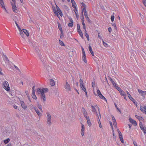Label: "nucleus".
I'll list each match as a JSON object with an SVG mask.
<instances>
[{
    "instance_id": "obj_1",
    "label": "nucleus",
    "mask_w": 146,
    "mask_h": 146,
    "mask_svg": "<svg viewBox=\"0 0 146 146\" xmlns=\"http://www.w3.org/2000/svg\"><path fill=\"white\" fill-rule=\"evenodd\" d=\"M42 90V92L41 93V95H40V98L42 100H43L44 102L46 100L44 93L48 92V89L47 88H44Z\"/></svg>"
},
{
    "instance_id": "obj_2",
    "label": "nucleus",
    "mask_w": 146,
    "mask_h": 146,
    "mask_svg": "<svg viewBox=\"0 0 146 146\" xmlns=\"http://www.w3.org/2000/svg\"><path fill=\"white\" fill-rule=\"evenodd\" d=\"M46 114L47 117V123L49 126H50L52 124V120L51 116L48 112H47Z\"/></svg>"
},
{
    "instance_id": "obj_3",
    "label": "nucleus",
    "mask_w": 146,
    "mask_h": 146,
    "mask_svg": "<svg viewBox=\"0 0 146 146\" xmlns=\"http://www.w3.org/2000/svg\"><path fill=\"white\" fill-rule=\"evenodd\" d=\"M3 87L5 90L7 91H9L10 90L9 84L7 81H5L3 82Z\"/></svg>"
},
{
    "instance_id": "obj_4",
    "label": "nucleus",
    "mask_w": 146,
    "mask_h": 146,
    "mask_svg": "<svg viewBox=\"0 0 146 146\" xmlns=\"http://www.w3.org/2000/svg\"><path fill=\"white\" fill-rule=\"evenodd\" d=\"M64 88L68 92L71 91V89L70 85L68 83L67 80L66 81V84L64 86Z\"/></svg>"
},
{
    "instance_id": "obj_5",
    "label": "nucleus",
    "mask_w": 146,
    "mask_h": 146,
    "mask_svg": "<svg viewBox=\"0 0 146 146\" xmlns=\"http://www.w3.org/2000/svg\"><path fill=\"white\" fill-rule=\"evenodd\" d=\"M77 29L79 35L81 37L83 38V36L82 31H81L80 29V26L79 24L77 25Z\"/></svg>"
},
{
    "instance_id": "obj_6",
    "label": "nucleus",
    "mask_w": 146,
    "mask_h": 146,
    "mask_svg": "<svg viewBox=\"0 0 146 146\" xmlns=\"http://www.w3.org/2000/svg\"><path fill=\"white\" fill-rule=\"evenodd\" d=\"M11 4L13 11L16 13H18V10L17 7H16V4H13V3H11Z\"/></svg>"
},
{
    "instance_id": "obj_7",
    "label": "nucleus",
    "mask_w": 146,
    "mask_h": 146,
    "mask_svg": "<svg viewBox=\"0 0 146 146\" xmlns=\"http://www.w3.org/2000/svg\"><path fill=\"white\" fill-rule=\"evenodd\" d=\"M127 93L129 98L133 102L134 104L137 105L135 100L131 97L129 92L128 91H127Z\"/></svg>"
},
{
    "instance_id": "obj_8",
    "label": "nucleus",
    "mask_w": 146,
    "mask_h": 146,
    "mask_svg": "<svg viewBox=\"0 0 146 146\" xmlns=\"http://www.w3.org/2000/svg\"><path fill=\"white\" fill-rule=\"evenodd\" d=\"M82 58L84 62H87V61L86 59V54L85 52V51L84 48L83 47H82Z\"/></svg>"
},
{
    "instance_id": "obj_9",
    "label": "nucleus",
    "mask_w": 146,
    "mask_h": 146,
    "mask_svg": "<svg viewBox=\"0 0 146 146\" xmlns=\"http://www.w3.org/2000/svg\"><path fill=\"white\" fill-rule=\"evenodd\" d=\"M97 93L99 97L102 99L106 100V99L102 95L100 91L98 89L97 90Z\"/></svg>"
},
{
    "instance_id": "obj_10",
    "label": "nucleus",
    "mask_w": 146,
    "mask_h": 146,
    "mask_svg": "<svg viewBox=\"0 0 146 146\" xmlns=\"http://www.w3.org/2000/svg\"><path fill=\"white\" fill-rule=\"evenodd\" d=\"M35 50L36 52L38 53V56H39L40 59L42 61V59L43 57L42 56L40 53L39 52V49L38 48L36 47L35 48Z\"/></svg>"
},
{
    "instance_id": "obj_11",
    "label": "nucleus",
    "mask_w": 146,
    "mask_h": 146,
    "mask_svg": "<svg viewBox=\"0 0 146 146\" xmlns=\"http://www.w3.org/2000/svg\"><path fill=\"white\" fill-rule=\"evenodd\" d=\"M139 125L141 129L143 131L144 134H145L146 133V127L143 126L141 122L140 123Z\"/></svg>"
},
{
    "instance_id": "obj_12",
    "label": "nucleus",
    "mask_w": 146,
    "mask_h": 146,
    "mask_svg": "<svg viewBox=\"0 0 146 146\" xmlns=\"http://www.w3.org/2000/svg\"><path fill=\"white\" fill-rule=\"evenodd\" d=\"M84 14L85 15V17L86 18V20L88 21V22L89 23H91V21L89 19V17H88V14L87 12L86 11H84Z\"/></svg>"
},
{
    "instance_id": "obj_13",
    "label": "nucleus",
    "mask_w": 146,
    "mask_h": 146,
    "mask_svg": "<svg viewBox=\"0 0 146 146\" xmlns=\"http://www.w3.org/2000/svg\"><path fill=\"white\" fill-rule=\"evenodd\" d=\"M138 92L143 97H145L146 94V91H143L140 89H138Z\"/></svg>"
},
{
    "instance_id": "obj_14",
    "label": "nucleus",
    "mask_w": 146,
    "mask_h": 146,
    "mask_svg": "<svg viewBox=\"0 0 146 146\" xmlns=\"http://www.w3.org/2000/svg\"><path fill=\"white\" fill-rule=\"evenodd\" d=\"M0 6L2 8L5 10L6 12L7 13V11L5 7L3 0H0Z\"/></svg>"
},
{
    "instance_id": "obj_15",
    "label": "nucleus",
    "mask_w": 146,
    "mask_h": 146,
    "mask_svg": "<svg viewBox=\"0 0 146 146\" xmlns=\"http://www.w3.org/2000/svg\"><path fill=\"white\" fill-rule=\"evenodd\" d=\"M82 110L83 114L85 118H86L88 117V115L85 109L84 108H82Z\"/></svg>"
},
{
    "instance_id": "obj_16",
    "label": "nucleus",
    "mask_w": 146,
    "mask_h": 146,
    "mask_svg": "<svg viewBox=\"0 0 146 146\" xmlns=\"http://www.w3.org/2000/svg\"><path fill=\"white\" fill-rule=\"evenodd\" d=\"M56 8L58 12V13L60 14V15L61 17H62L63 16V14H62V12L61 11V10L58 7V6H57L56 5Z\"/></svg>"
},
{
    "instance_id": "obj_17",
    "label": "nucleus",
    "mask_w": 146,
    "mask_h": 146,
    "mask_svg": "<svg viewBox=\"0 0 146 146\" xmlns=\"http://www.w3.org/2000/svg\"><path fill=\"white\" fill-rule=\"evenodd\" d=\"M21 104L22 107L24 110H25L27 108V106L25 104L24 102L23 101H21Z\"/></svg>"
},
{
    "instance_id": "obj_18",
    "label": "nucleus",
    "mask_w": 146,
    "mask_h": 146,
    "mask_svg": "<svg viewBox=\"0 0 146 146\" xmlns=\"http://www.w3.org/2000/svg\"><path fill=\"white\" fill-rule=\"evenodd\" d=\"M140 110L143 112H144L146 114V106L143 107L140 106Z\"/></svg>"
},
{
    "instance_id": "obj_19",
    "label": "nucleus",
    "mask_w": 146,
    "mask_h": 146,
    "mask_svg": "<svg viewBox=\"0 0 146 146\" xmlns=\"http://www.w3.org/2000/svg\"><path fill=\"white\" fill-rule=\"evenodd\" d=\"M129 120L130 122L134 125L136 126L137 125V123L136 121L133 119L131 118H130Z\"/></svg>"
},
{
    "instance_id": "obj_20",
    "label": "nucleus",
    "mask_w": 146,
    "mask_h": 146,
    "mask_svg": "<svg viewBox=\"0 0 146 146\" xmlns=\"http://www.w3.org/2000/svg\"><path fill=\"white\" fill-rule=\"evenodd\" d=\"M81 127V135L82 136H83L84 134L85 127L84 125L82 124Z\"/></svg>"
},
{
    "instance_id": "obj_21",
    "label": "nucleus",
    "mask_w": 146,
    "mask_h": 146,
    "mask_svg": "<svg viewBox=\"0 0 146 146\" xmlns=\"http://www.w3.org/2000/svg\"><path fill=\"white\" fill-rule=\"evenodd\" d=\"M91 107L92 109V111L93 113H95L96 114V115L97 116H98V114L95 108L92 105L91 106Z\"/></svg>"
},
{
    "instance_id": "obj_22",
    "label": "nucleus",
    "mask_w": 146,
    "mask_h": 146,
    "mask_svg": "<svg viewBox=\"0 0 146 146\" xmlns=\"http://www.w3.org/2000/svg\"><path fill=\"white\" fill-rule=\"evenodd\" d=\"M82 24L83 25V27L84 29L85 30V31L86 32V26L85 24L84 23V17L83 14V19H82Z\"/></svg>"
},
{
    "instance_id": "obj_23",
    "label": "nucleus",
    "mask_w": 146,
    "mask_h": 146,
    "mask_svg": "<svg viewBox=\"0 0 146 146\" xmlns=\"http://www.w3.org/2000/svg\"><path fill=\"white\" fill-rule=\"evenodd\" d=\"M34 108L38 115L39 116H41L42 115V114L40 112L38 109L36 108Z\"/></svg>"
},
{
    "instance_id": "obj_24",
    "label": "nucleus",
    "mask_w": 146,
    "mask_h": 146,
    "mask_svg": "<svg viewBox=\"0 0 146 146\" xmlns=\"http://www.w3.org/2000/svg\"><path fill=\"white\" fill-rule=\"evenodd\" d=\"M86 120H87V124H88V125L89 127L91 126L92 125V123L91 122V121L89 117H88L87 118H86Z\"/></svg>"
},
{
    "instance_id": "obj_25",
    "label": "nucleus",
    "mask_w": 146,
    "mask_h": 146,
    "mask_svg": "<svg viewBox=\"0 0 146 146\" xmlns=\"http://www.w3.org/2000/svg\"><path fill=\"white\" fill-rule=\"evenodd\" d=\"M81 4L82 6V8L83 10L84 11H86V7L85 3H84L82 2V3Z\"/></svg>"
},
{
    "instance_id": "obj_26",
    "label": "nucleus",
    "mask_w": 146,
    "mask_h": 146,
    "mask_svg": "<svg viewBox=\"0 0 146 146\" xmlns=\"http://www.w3.org/2000/svg\"><path fill=\"white\" fill-rule=\"evenodd\" d=\"M50 84L52 86H54L55 84V83L54 80L52 79L50 80Z\"/></svg>"
},
{
    "instance_id": "obj_27",
    "label": "nucleus",
    "mask_w": 146,
    "mask_h": 146,
    "mask_svg": "<svg viewBox=\"0 0 146 146\" xmlns=\"http://www.w3.org/2000/svg\"><path fill=\"white\" fill-rule=\"evenodd\" d=\"M89 50L92 55L93 56H94V53L92 51L91 46L90 45H89Z\"/></svg>"
},
{
    "instance_id": "obj_28",
    "label": "nucleus",
    "mask_w": 146,
    "mask_h": 146,
    "mask_svg": "<svg viewBox=\"0 0 146 146\" xmlns=\"http://www.w3.org/2000/svg\"><path fill=\"white\" fill-rule=\"evenodd\" d=\"M119 137L121 143H123V138L122 135L121 133L120 134V135H119Z\"/></svg>"
},
{
    "instance_id": "obj_29",
    "label": "nucleus",
    "mask_w": 146,
    "mask_h": 146,
    "mask_svg": "<svg viewBox=\"0 0 146 146\" xmlns=\"http://www.w3.org/2000/svg\"><path fill=\"white\" fill-rule=\"evenodd\" d=\"M37 92L39 94H40L41 95V93L42 92V90L41 88H38L37 89Z\"/></svg>"
},
{
    "instance_id": "obj_30",
    "label": "nucleus",
    "mask_w": 146,
    "mask_h": 146,
    "mask_svg": "<svg viewBox=\"0 0 146 146\" xmlns=\"http://www.w3.org/2000/svg\"><path fill=\"white\" fill-rule=\"evenodd\" d=\"M23 32L25 33V35L27 36H29V33L25 29H23Z\"/></svg>"
},
{
    "instance_id": "obj_31",
    "label": "nucleus",
    "mask_w": 146,
    "mask_h": 146,
    "mask_svg": "<svg viewBox=\"0 0 146 146\" xmlns=\"http://www.w3.org/2000/svg\"><path fill=\"white\" fill-rule=\"evenodd\" d=\"M46 68V70L48 72L51 71L52 70V68L49 66H47Z\"/></svg>"
},
{
    "instance_id": "obj_32",
    "label": "nucleus",
    "mask_w": 146,
    "mask_h": 146,
    "mask_svg": "<svg viewBox=\"0 0 146 146\" xmlns=\"http://www.w3.org/2000/svg\"><path fill=\"white\" fill-rule=\"evenodd\" d=\"M98 121L100 128H102V126L99 116L98 117Z\"/></svg>"
},
{
    "instance_id": "obj_33",
    "label": "nucleus",
    "mask_w": 146,
    "mask_h": 146,
    "mask_svg": "<svg viewBox=\"0 0 146 146\" xmlns=\"http://www.w3.org/2000/svg\"><path fill=\"white\" fill-rule=\"evenodd\" d=\"M110 81L112 83L113 85L114 86H116V84L115 82L113 81V80L111 78H110Z\"/></svg>"
},
{
    "instance_id": "obj_34",
    "label": "nucleus",
    "mask_w": 146,
    "mask_h": 146,
    "mask_svg": "<svg viewBox=\"0 0 146 146\" xmlns=\"http://www.w3.org/2000/svg\"><path fill=\"white\" fill-rule=\"evenodd\" d=\"M58 27L59 30L60 31H62V30L61 27V25L59 23H58Z\"/></svg>"
},
{
    "instance_id": "obj_35",
    "label": "nucleus",
    "mask_w": 146,
    "mask_h": 146,
    "mask_svg": "<svg viewBox=\"0 0 146 146\" xmlns=\"http://www.w3.org/2000/svg\"><path fill=\"white\" fill-rule=\"evenodd\" d=\"M86 32L85 31V35L86 36V37L87 38L88 40L89 41V35H88V34H87L86 33Z\"/></svg>"
},
{
    "instance_id": "obj_36",
    "label": "nucleus",
    "mask_w": 146,
    "mask_h": 146,
    "mask_svg": "<svg viewBox=\"0 0 146 146\" xmlns=\"http://www.w3.org/2000/svg\"><path fill=\"white\" fill-rule=\"evenodd\" d=\"M10 141V139L9 138L5 140L4 141V142L5 144L7 143Z\"/></svg>"
},
{
    "instance_id": "obj_37",
    "label": "nucleus",
    "mask_w": 146,
    "mask_h": 146,
    "mask_svg": "<svg viewBox=\"0 0 146 146\" xmlns=\"http://www.w3.org/2000/svg\"><path fill=\"white\" fill-rule=\"evenodd\" d=\"M54 13L55 15L58 17L59 18L60 17L58 12L56 11H54Z\"/></svg>"
},
{
    "instance_id": "obj_38",
    "label": "nucleus",
    "mask_w": 146,
    "mask_h": 146,
    "mask_svg": "<svg viewBox=\"0 0 146 146\" xmlns=\"http://www.w3.org/2000/svg\"><path fill=\"white\" fill-rule=\"evenodd\" d=\"M119 92L122 96H123L125 94V92L122 90L119 91Z\"/></svg>"
},
{
    "instance_id": "obj_39",
    "label": "nucleus",
    "mask_w": 146,
    "mask_h": 146,
    "mask_svg": "<svg viewBox=\"0 0 146 146\" xmlns=\"http://www.w3.org/2000/svg\"><path fill=\"white\" fill-rule=\"evenodd\" d=\"M103 44L104 46L106 47H107L108 46V44L106 42L103 41Z\"/></svg>"
},
{
    "instance_id": "obj_40",
    "label": "nucleus",
    "mask_w": 146,
    "mask_h": 146,
    "mask_svg": "<svg viewBox=\"0 0 146 146\" xmlns=\"http://www.w3.org/2000/svg\"><path fill=\"white\" fill-rule=\"evenodd\" d=\"M80 86H84L83 82V81L81 79H80Z\"/></svg>"
},
{
    "instance_id": "obj_41",
    "label": "nucleus",
    "mask_w": 146,
    "mask_h": 146,
    "mask_svg": "<svg viewBox=\"0 0 146 146\" xmlns=\"http://www.w3.org/2000/svg\"><path fill=\"white\" fill-rule=\"evenodd\" d=\"M32 96L33 98L36 100L37 98V97L35 95V94L32 93Z\"/></svg>"
},
{
    "instance_id": "obj_42",
    "label": "nucleus",
    "mask_w": 146,
    "mask_h": 146,
    "mask_svg": "<svg viewBox=\"0 0 146 146\" xmlns=\"http://www.w3.org/2000/svg\"><path fill=\"white\" fill-rule=\"evenodd\" d=\"M84 92H86V90L85 86L84 85L82 86H80Z\"/></svg>"
},
{
    "instance_id": "obj_43",
    "label": "nucleus",
    "mask_w": 146,
    "mask_h": 146,
    "mask_svg": "<svg viewBox=\"0 0 146 146\" xmlns=\"http://www.w3.org/2000/svg\"><path fill=\"white\" fill-rule=\"evenodd\" d=\"M20 35L23 38H24V34H23V32H22V31H20Z\"/></svg>"
},
{
    "instance_id": "obj_44",
    "label": "nucleus",
    "mask_w": 146,
    "mask_h": 146,
    "mask_svg": "<svg viewBox=\"0 0 146 146\" xmlns=\"http://www.w3.org/2000/svg\"><path fill=\"white\" fill-rule=\"evenodd\" d=\"M60 44L62 46H64V42L62 41L59 40Z\"/></svg>"
},
{
    "instance_id": "obj_45",
    "label": "nucleus",
    "mask_w": 146,
    "mask_h": 146,
    "mask_svg": "<svg viewBox=\"0 0 146 146\" xmlns=\"http://www.w3.org/2000/svg\"><path fill=\"white\" fill-rule=\"evenodd\" d=\"M74 11L75 12V13H76V17L77 18H78V17L79 15L77 13L78 12L77 10H74Z\"/></svg>"
},
{
    "instance_id": "obj_46",
    "label": "nucleus",
    "mask_w": 146,
    "mask_h": 146,
    "mask_svg": "<svg viewBox=\"0 0 146 146\" xmlns=\"http://www.w3.org/2000/svg\"><path fill=\"white\" fill-rule=\"evenodd\" d=\"M73 23H70L68 24V26L69 27H72L73 26Z\"/></svg>"
},
{
    "instance_id": "obj_47",
    "label": "nucleus",
    "mask_w": 146,
    "mask_h": 146,
    "mask_svg": "<svg viewBox=\"0 0 146 146\" xmlns=\"http://www.w3.org/2000/svg\"><path fill=\"white\" fill-rule=\"evenodd\" d=\"M114 17L113 15H112L111 16V19L112 22H113L114 20Z\"/></svg>"
},
{
    "instance_id": "obj_48",
    "label": "nucleus",
    "mask_w": 146,
    "mask_h": 146,
    "mask_svg": "<svg viewBox=\"0 0 146 146\" xmlns=\"http://www.w3.org/2000/svg\"><path fill=\"white\" fill-rule=\"evenodd\" d=\"M61 34L60 35V38H62L64 36L63 33V31H61Z\"/></svg>"
},
{
    "instance_id": "obj_49",
    "label": "nucleus",
    "mask_w": 146,
    "mask_h": 146,
    "mask_svg": "<svg viewBox=\"0 0 146 146\" xmlns=\"http://www.w3.org/2000/svg\"><path fill=\"white\" fill-rule=\"evenodd\" d=\"M69 19L70 21V23H73V21L72 20V19L70 17H69Z\"/></svg>"
},
{
    "instance_id": "obj_50",
    "label": "nucleus",
    "mask_w": 146,
    "mask_h": 146,
    "mask_svg": "<svg viewBox=\"0 0 146 146\" xmlns=\"http://www.w3.org/2000/svg\"><path fill=\"white\" fill-rule=\"evenodd\" d=\"M116 88L119 92L122 90L120 88V87L116 86Z\"/></svg>"
},
{
    "instance_id": "obj_51",
    "label": "nucleus",
    "mask_w": 146,
    "mask_h": 146,
    "mask_svg": "<svg viewBox=\"0 0 146 146\" xmlns=\"http://www.w3.org/2000/svg\"><path fill=\"white\" fill-rule=\"evenodd\" d=\"M35 86H33L32 87V93L35 94Z\"/></svg>"
},
{
    "instance_id": "obj_52",
    "label": "nucleus",
    "mask_w": 146,
    "mask_h": 146,
    "mask_svg": "<svg viewBox=\"0 0 146 146\" xmlns=\"http://www.w3.org/2000/svg\"><path fill=\"white\" fill-rule=\"evenodd\" d=\"M114 105H115V107H116V108L120 112V113H121V111L118 108L116 104L115 103Z\"/></svg>"
},
{
    "instance_id": "obj_53",
    "label": "nucleus",
    "mask_w": 146,
    "mask_h": 146,
    "mask_svg": "<svg viewBox=\"0 0 146 146\" xmlns=\"http://www.w3.org/2000/svg\"><path fill=\"white\" fill-rule=\"evenodd\" d=\"M4 60L5 61H6L7 62H9V60L8 59V58L7 57H6L5 58H4Z\"/></svg>"
},
{
    "instance_id": "obj_54",
    "label": "nucleus",
    "mask_w": 146,
    "mask_h": 146,
    "mask_svg": "<svg viewBox=\"0 0 146 146\" xmlns=\"http://www.w3.org/2000/svg\"><path fill=\"white\" fill-rule=\"evenodd\" d=\"M135 117L137 118L138 119H140V118L141 119H142V118L141 117H140V116H138V115H135Z\"/></svg>"
},
{
    "instance_id": "obj_55",
    "label": "nucleus",
    "mask_w": 146,
    "mask_h": 146,
    "mask_svg": "<svg viewBox=\"0 0 146 146\" xmlns=\"http://www.w3.org/2000/svg\"><path fill=\"white\" fill-rule=\"evenodd\" d=\"M95 82L94 81H93L92 83V86L94 88L95 86Z\"/></svg>"
},
{
    "instance_id": "obj_56",
    "label": "nucleus",
    "mask_w": 146,
    "mask_h": 146,
    "mask_svg": "<svg viewBox=\"0 0 146 146\" xmlns=\"http://www.w3.org/2000/svg\"><path fill=\"white\" fill-rule=\"evenodd\" d=\"M38 108H39V109L41 111H42V109L41 108V105H38Z\"/></svg>"
},
{
    "instance_id": "obj_57",
    "label": "nucleus",
    "mask_w": 146,
    "mask_h": 146,
    "mask_svg": "<svg viewBox=\"0 0 146 146\" xmlns=\"http://www.w3.org/2000/svg\"><path fill=\"white\" fill-rule=\"evenodd\" d=\"M112 26L114 27V29H116V27L115 24L114 23L112 24Z\"/></svg>"
},
{
    "instance_id": "obj_58",
    "label": "nucleus",
    "mask_w": 146,
    "mask_h": 146,
    "mask_svg": "<svg viewBox=\"0 0 146 146\" xmlns=\"http://www.w3.org/2000/svg\"><path fill=\"white\" fill-rule=\"evenodd\" d=\"M132 22L131 18H130L129 24V25H130L132 24Z\"/></svg>"
},
{
    "instance_id": "obj_59",
    "label": "nucleus",
    "mask_w": 146,
    "mask_h": 146,
    "mask_svg": "<svg viewBox=\"0 0 146 146\" xmlns=\"http://www.w3.org/2000/svg\"><path fill=\"white\" fill-rule=\"evenodd\" d=\"M14 67L17 70H18L19 71V72H21L20 70L19 69V68L15 65H14Z\"/></svg>"
},
{
    "instance_id": "obj_60",
    "label": "nucleus",
    "mask_w": 146,
    "mask_h": 146,
    "mask_svg": "<svg viewBox=\"0 0 146 146\" xmlns=\"http://www.w3.org/2000/svg\"><path fill=\"white\" fill-rule=\"evenodd\" d=\"M143 3L144 5L146 6V0H144Z\"/></svg>"
},
{
    "instance_id": "obj_61",
    "label": "nucleus",
    "mask_w": 146,
    "mask_h": 146,
    "mask_svg": "<svg viewBox=\"0 0 146 146\" xmlns=\"http://www.w3.org/2000/svg\"><path fill=\"white\" fill-rule=\"evenodd\" d=\"M108 30L110 33L111 31V27H109L108 29Z\"/></svg>"
},
{
    "instance_id": "obj_62",
    "label": "nucleus",
    "mask_w": 146,
    "mask_h": 146,
    "mask_svg": "<svg viewBox=\"0 0 146 146\" xmlns=\"http://www.w3.org/2000/svg\"><path fill=\"white\" fill-rule=\"evenodd\" d=\"M13 107L15 108V109H17V106L15 105H13Z\"/></svg>"
},
{
    "instance_id": "obj_63",
    "label": "nucleus",
    "mask_w": 146,
    "mask_h": 146,
    "mask_svg": "<svg viewBox=\"0 0 146 146\" xmlns=\"http://www.w3.org/2000/svg\"><path fill=\"white\" fill-rule=\"evenodd\" d=\"M113 138H114L115 139V135L114 134V131L113 130Z\"/></svg>"
},
{
    "instance_id": "obj_64",
    "label": "nucleus",
    "mask_w": 146,
    "mask_h": 146,
    "mask_svg": "<svg viewBox=\"0 0 146 146\" xmlns=\"http://www.w3.org/2000/svg\"><path fill=\"white\" fill-rule=\"evenodd\" d=\"M72 4L73 7H74V8L76 9V5H75L74 3H73Z\"/></svg>"
}]
</instances>
